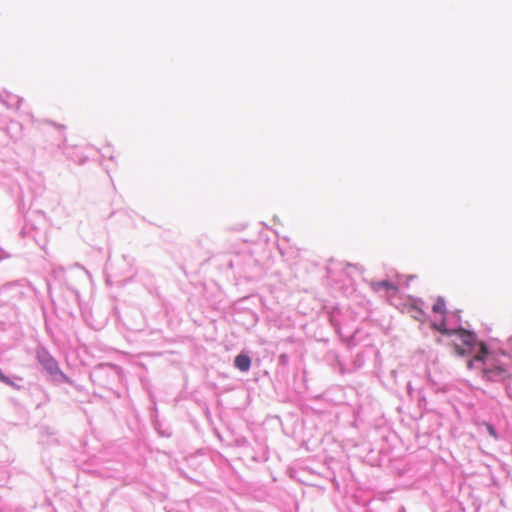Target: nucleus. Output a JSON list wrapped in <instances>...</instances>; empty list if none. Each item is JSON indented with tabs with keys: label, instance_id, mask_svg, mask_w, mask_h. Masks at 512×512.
<instances>
[{
	"label": "nucleus",
	"instance_id": "obj_1",
	"mask_svg": "<svg viewBox=\"0 0 512 512\" xmlns=\"http://www.w3.org/2000/svg\"><path fill=\"white\" fill-rule=\"evenodd\" d=\"M454 336L457 337L461 345L467 347L471 351L474 352L476 347L479 349V344L481 342H478L474 333L465 329H457L454 332Z\"/></svg>",
	"mask_w": 512,
	"mask_h": 512
},
{
	"label": "nucleus",
	"instance_id": "obj_2",
	"mask_svg": "<svg viewBox=\"0 0 512 512\" xmlns=\"http://www.w3.org/2000/svg\"><path fill=\"white\" fill-rule=\"evenodd\" d=\"M483 377L489 381H504L510 377L509 372L502 366L483 368Z\"/></svg>",
	"mask_w": 512,
	"mask_h": 512
},
{
	"label": "nucleus",
	"instance_id": "obj_3",
	"mask_svg": "<svg viewBox=\"0 0 512 512\" xmlns=\"http://www.w3.org/2000/svg\"><path fill=\"white\" fill-rule=\"evenodd\" d=\"M488 355V349L485 343L479 344V350L475 352V355L471 360L467 362V368L472 369L474 367L475 362H485V358Z\"/></svg>",
	"mask_w": 512,
	"mask_h": 512
},
{
	"label": "nucleus",
	"instance_id": "obj_4",
	"mask_svg": "<svg viewBox=\"0 0 512 512\" xmlns=\"http://www.w3.org/2000/svg\"><path fill=\"white\" fill-rule=\"evenodd\" d=\"M235 366L242 372H247L251 366V360L247 355H237L235 358Z\"/></svg>",
	"mask_w": 512,
	"mask_h": 512
},
{
	"label": "nucleus",
	"instance_id": "obj_5",
	"mask_svg": "<svg viewBox=\"0 0 512 512\" xmlns=\"http://www.w3.org/2000/svg\"><path fill=\"white\" fill-rule=\"evenodd\" d=\"M453 348H454V351L455 353L458 355V356H461V357H464V356H467V355H470L473 353V351H471L470 349H468L467 347L461 345L460 343L458 342H454L452 344Z\"/></svg>",
	"mask_w": 512,
	"mask_h": 512
},
{
	"label": "nucleus",
	"instance_id": "obj_6",
	"mask_svg": "<svg viewBox=\"0 0 512 512\" xmlns=\"http://www.w3.org/2000/svg\"><path fill=\"white\" fill-rule=\"evenodd\" d=\"M432 310L435 313L444 315L446 313V303L443 298H437L436 302L432 306Z\"/></svg>",
	"mask_w": 512,
	"mask_h": 512
},
{
	"label": "nucleus",
	"instance_id": "obj_7",
	"mask_svg": "<svg viewBox=\"0 0 512 512\" xmlns=\"http://www.w3.org/2000/svg\"><path fill=\"white\" fill-rule=\"evenodd\" d=\"M431 327L434 330L440 332L443 335H449L450 336V335H454V332H455V330H451V329L446 328L444 322H442L440 324L432 323Z\"/></svg>",
	"mask_w": 512,
	"mask_h": 512
},
{
	"label": "nucleus",
	"instance_id": "obj_8",
	"mask_svg": "<svg viewBox=\"0 0 512 512\" xmlns=\"http://www.w3.org/2000/svg\"><path fill=\"white\" fill-rule=\"evenodd\" d=\"M485 426H486L487 431L490 434V436H492L494 439H498V435H497L495 428L491 424H488V423H486Z\"/></svg>",
	"mask_w": 512,
	"mask_h": 512
},
{
	"label": "nucleus",
	"instance_id": "obj_9",
	"mask_svg": "<svg viewBox=\"0 0 512 512\" xmlns=\"http://www.w3.org/2000/svg\"><path fill=\"white\" fill-rule=\"evenodd\" d=\"M378 286L384 287L386 289H392V290L396 289V287L388 281H382V282L378 283Z\"/></svg>",
	"mask_w": 512,
	"mask_h": 512
},
{
	"label": "nucleus",
	"instance_id": "obj_10",
	"mask_svg": "<svg viewBox=\"0 0 512 512\" xmlns=\"http://www.w3.org/2000/svg\"><path fill=\"white\" fill-rule=\"evenodd\" d=\"M412 311H415L416 314L412 315L415 319H418V320H421V316L423 315V311L416 308V307H412Z\"/></svg>",
	"mask_w": 512,
	"mask_h": 512
}]
</instances>
